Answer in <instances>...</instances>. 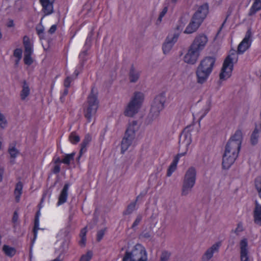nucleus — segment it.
<instances>
[{
	"instance_id": "16",
	"label": "nucleus",
	"mask_w": 261,
	"mask_h": 261,
	"mask_svg": "<svg viewBox=\"0 0 261 261\" xmlns=\"http://www.w3.org/2000/svg\"><path fill=\"white\" fill-rule=\"evenodd\" d=\"M240 257L241 261H250L248 256V241L244 238L240 241Z\"/></svg>"
},
{
	"instance_id": "3",
	"label": "nucleus",
	"mask_w": 261,
	"mask_h": 261,
	"mask_svg": "<svg viewBox=\"0 0 261 261\" xmlns=\"http://www.w3.org/2000/svg\"><path fill=\"white\" fill-rule=\"evenodd\" d=\"M98 105V91L94 87H92L84 108V116L88 122L91 121V118L96 113Z\"/></svg>"
},
{
	"instance_id": "14",
	"label": "nucleus",
	"mask_w": 261,
	"mask_h": 261,
	"mask_svg": "<svg viewBox=\"0 0 261 261\" xmlns=\"http://www.w3.org/2000/svg\"><path fill=\"white\" fill-rule=\"evenodd\" d=\"M238 157V155H237L224 151L222 158V168L225 170H228L234 163Z\"/></svg>"
},
{
	"instance_id": "39",
	"label": "nucleus",
	"mask_w": 261,
	"mask_h": 261,
	"mask_svg": "<svg viewBox=\"0 0 261 261\" xmlns=\"http://www.w3.org/2000/svg\"><path fill=\"white\" fill-rule=\"evenodd\" d=\"M7 124V121L5 117V116L0 112V127L2 128H4L6 127Z\"/></svg>"
},
{
	"instance_id": "5",
	"label": "nucleus",
	"mask_w": 261,
	"mask_h": 261,
	"mask_svg": "<svg viewBox=\"0 0 261 261\" xmlns=\"http://www.w3.org/2000/svg\"><path fill=\"white\" fill-rule=\"evenodd\" d=\"M242 140V133L241 130H237L227 142L225 146V151L239 155Z\"/></svg>"
},
{
	"instance_id": "18",
	"label": "nucleus",
	"mask_w": 261,
	"mask_h": 261,
	"mask_svg": "<svg viewBox=\"0 0 261 261\" xmlns=\"http://www.w3.org/2000/svg\"><path fill=\"white\" fill-rule=\"evenodd\" d=\"M201 23L202 22L200 21H199L197 18L192 16L189 24L187 27L184 33L190 34L196 32Z\"/></svg>"
},
{
	"instance_id": "43",
	"label": "nucleus",
	"mask_w": 261,
	"mask_h": 261,
	"mask_svg": "<svg viewBox=\"0 0 261 261\" xmlns=\"http://www.w3.org/2000/svg\"><path fill=\"white\" fill-rule=\"evenodd\" d=\"M177 165H175L173 163H171V164L169 167L167 172V176H170L172 174V173L176 169Z\"/></svg>"
},
{
	"instance_id": "31",
	"label": "nucleus",
	"mask_w": 261,
	"mask_h": 261,
	"mask_svg": "<svg viewBox=\"0 0 261 261\" xmlns=\"http://www.w3.org/2000/svg\"><path fill=\"white\" fill-rule=\"evenodd\" d=\"M75 154L74 152H73L70 154H66L64 158L62 160V163L69 165L70 163V161L74 160Z\"/></svg>"
},
{
	"instance_id": "22",
	"label": "nucleus",
	"mask_w": 261,
	"mask_h": 261,
	"mask_svg": "<svg viewBox=\"0 0 261 261\" xmlns=\"http://www.w3.org/2000/svg\"><path fill=\"white\" fill-rule=\"evenodd\" d=\"M69 187V184L66 183L64 185L63 189L62 190L61 193L59 197V200L58 202V205H60L63 204L66 201L67 196H68V190Z\"/></svg>"
},
{
	"instance_id": "34",
	"label": "nucleus",
	"mask_w": 261,
	"mask_h": 261,
	"mask_svg": "<svg viewBox=\"0 0 261 261\" xmlns=\"http://www.w3.org/2000/svg\"><path fill=\"white\" fill-rule=\"evenodd\" d=\"M93 256V252L91 250L87 252L86 254L82 255L80 261H90Z\"/></svg>"
},
{
	"instance_id": "45",
	"label": "nucleus",
	"mask_w": 261,
	"mask_h": 261,
	"mask_svg": "<svg viewBox=\"0 0 261 261\" xmlns=\"http://www.w3.org/2000/svg\"><path fill=\"white\" fill-rule=\"evenodd\" d=\"M138 121L137 120L133 121L132 123L129 125L127 129L130 128L131 129L134 130V135H135V133L138 128V127H136Z\"/></svg>"
},
{
	"instance_id": "58",
	"label": "nucleus",
	"mask_w": 261,
	"mask_h": 261,
	"mask_svg": "<svg viewBox=\"0 0 261 261\" xmlns=\"http://www.w3.org/2000/svg\"><path fill=\"white\" fill-rule=\"evenodd\" d=\"M226 20H227V17L226 18V19H225V20L223 21V23H222V24H221V25L220 28H219V30H218V32H217V35H216V36H217L218 35V34L220 33V32L221 31V30H222V29L223 27H224V25L225 23V22H226Z\"/></svg>"
},
{
	"instance_id": "10",
	"label": "nucleus",
	"mask_w": 261,
	"mask_h": 261,
	"mask_svg": "<svg viewBox=\"0 0 261 261\" xmlns=\"http://www.w3.org/2000/svg\"><path fill=\"white\" fill-rule=\"evenodd\" d=\"M190 127V126H188L182 131L178 142L179 149L184 148L186 152L192 141Z\"/></svg>"
},
{
	"instance_id": "57",
	"label": "nucleus",
	"mask_w": 261,
	"mask_h": 261,
	"mask_svg": "<svg viewBox=\"0 0 261 261\" xmlns=\"http://www.w3.org/2000/svg\"><path fill=\"white\" fill-rule=\"evenodd\" d=\"M4 173V168H3V167L0 168V182H1L3 180Z\"/></svg>"
},
{
	"instance_id": "12",
	"label": "nucleus",
	"mask_w": 261,
	"mask_h": 261,
	"mask_svg": "<svg viewBox=\"0 0 261 261\" xmlns=\"http://www.w3.org/2000/svg\"><path fill=\"white\" fill-rule=\"evenodd\" d=\"M251 36L252 32L250 28L247 30L245 38L238 45L237 50L238 54H243L250 47L251 43V40L250 39Z\"/></svg>"
},
{
	"instance_id": "56",
	"label": "nucleus",
	"mask_w": 261,
	"mask_h": 261,
	"mask_svg": "<svg viewBox=\"0 0 261 261\" xmlns=\"http://www.w3.org/2000/svg\"><path fill=\"white\" fill-rule=\"evenodd\" d=\"M167 11H168V7H165L164 8V9H163V10L162 11V12L160 13L159 15L164 17L165 16V15L167 13Z\"/></svg>"
},
{
	"instance_id": "48",
	"label": "nucleus",
	"mask_w": 261,
	"mask_h": 261,
	"mask_svg": "<svg viewBox=\"0 0 261 261\" xmlns=\"http://www.w3.org/2000/svg\"><path fill=\"white\" fill-rule=\"evenodd\" d=\"M187 152L185 151L183 153H178L174 158V160L172 163H173L175 165L177 164V163L178 162L179 159L180 157L181 156H184L186 154Z\"/></svg>"
},
{
	"instance_id": "17",
	"label": "nucleus",
	"mask_w": 261,
	"mask_h": 261,
	"mask_svg": "<svg viewBox=\"0 0 261 261\" xmlns=\"http://www.w3.org/2000/svg\"><path fill=\"white\" fill-rule=\"evenodd\" d=\"M221 243L218 242L213 245L210 248L207 249L201 257L202 261H208L213 256L215 252H218Z\"/></svg>"
},
{
	"instance_id": "60",
	"label": "nucleus",
	"mask_w": 261,
	"mask_h": 261,
	"mask_svg": "<svg viewBox=\"0 0 261 261\" xmlns=\"http://www.w3.org/2000/svg\"><path fill=\"white\" fill-rule=\"evenodd\" d=\"M15 200L17 202H18L20 200V196L21 195V193H17L15 194Z\"/></svg>"
},
{
	"instance_id": "42",
	"label": "nucleus",
	"mask_w": 261,
	"mask_h": 261,
	"mask_svg": "<svg viewBox=\"0 0 261 261\" xmlns=\"http://www.w3.org/2000/svg\"><path fill=\"white\" fill-rule=\"evenodd\" d=\"M107 230V228H105L103 229H102L100 230H99L97 233V238H96V240L97 242H100L103 236L105 235V231H106Z\"/></svg>"
},
{
	"instance_id": "55",
	"label": "nucleus",
	"mask_w": 261,
	"mask_h": 261,
	"mask_svg": "<svg viewBox=\"0 0 261 261\" xmlns=\"http://www.w3.org/2000/svg\"><path fill=\"white\" fill-rule=\"evenodd\" d=\"M57 30V25H53L49 30H48V33L52 34L55 32V31Z\"/></svg>"
},
{
	"instance_id": "23",
	"label": "nucleus",
	"mask_w": 261,
	"mask_h": 261,
	"mask_svg": "<svg viewBox=\"0 0 261 261\" xmlns=\"http://www.w3.org/2000/svg\"><path fill=\"white\" fill-rule=\"evenodd\" d=\"M23 43L24 47V55H32L33 53L32 45L30 39L27 36L23 37Z\"/></svg>"
},
{
	"instance_id": "6",
	"label": "nucleus",
	"mask_w": 261,
	"mask_h": 261,
	"mask_svg": "<svg viewBox=\"0 0 261 261\" xmlns=\"http://www.w3.org/2000/svg\"><path fill=\"white\" fill-rule=\"evenodd\" d=\"M166 97L164 94L162 93L156 96L153 101L150 112L147 116L149 122L156 119L160 115V112L164 108L166 102Z\"/></svg>"
},
{
	"instance_id": "27",
	"label": "nucleus",
	"mask_w": 261,
	"mask_h": 261,
	"mask_svg": "<svg viewBox=\"0 0 261 261\" xmlns=\"http://www.w3.org/2000/svg\"><path fill=\"white\" fill-rule=\"evenodd\" d=\"M259 130L258 128L257 125L255 124V128L253 131L250 137L251 144L253 146L257 144L258 142V139L259 138L258 134L259 133Z\"/></svg>"
},
{
	"instance_id": "36",
	"label": "nucleus",
	"mask_w": 261,
	"mask_h": 261,
	"mask_svg": "<svg viewBox=\"0 0 261 261\" xmlns=\"http://www.w3.org/2000/svg\"><path fill=\"white\" fill-rule=\"evenodd\" d=\"M36 30L37 31V34L39 36L40 38H43V32H44V27L42 25L41 22L38 24L36 27Z\"/></svg>"
},
{
	"instance_id": "24",
	"label": "nucleus",
	"mask_w": 261,
	"mask_h": 261,
	"mask_svg": "<svg viewBox=\"0 0 261 261\" xmlns=\"http://www.w3.org/2000/svg\"><path fill=\"white\" fill-rule=\"evenodd\" d=\"M22 84V89L20 92V97L21 100H24L30 94V90L29 85L25 80H23Z\"/></svg>"
},
{
	"instance_id": "13",
	"label": "nucleus",
	"mask_w": 261,
	"mask_h": 261,
	"mask_svg": "<svg viewBox=\"0 0 261 261\" xmlns=\"http://www.w3.org/2000/svg\"><path fill=\"white\" fill-rule=\"evenodd\" d=\"M179 33L168 35L163 45V51L165 54H167L171 49L174 44L177 41Z\"/></svg>"
},
{
	"instance_id": "47",
	"label": "nucleus",
	"mask_w": 261,
	"mask_h": 261,
	"mask_svg": "<svg viewBox=\"0 0 261 261\" xmlns=\"http://www.w3.org/2000/svg\"><path fill=\"white\" fill-rule=\"evenodd\" d=\"M73 80L72 77L71 76H68L66 77V78L64 80V86L67 88L70 87V83L71 81Z\"/></svg>"
},
{
	"instance_id": "40",
	"label": "nucleus",
	"mask_w": 261,
	"mask_h": 261,
	"mask_svg": "<svg viewBox=\"0 0 261 261\" xmlns=\"http://www.w3.org/2000/svg\"><path fill=\"white\" fill-rule=\"evenodd\" d=\"M31 55H24L23 61L25 64L30 65L33 63V60L31 57Z\"/></svg>"
},
{
	"instance_id": "59",
	"label": "nucleus",
	"mask_w": 261,
	"mask_h": 261,
	"mask_svg": "<svg viewBox=\"0 0 261 261\" xmlns=\"http://www.w3.org/2000/svg\"><path fill=\"white\" fill-rule=\"evenodd\" d=\"M146 195V193H141L137 197L136 201L135 202H137L140 198H143Z\"/></svg>"
},
{
	"instance_id": "33",
	"label": "nucleus",
	"mask_w": 261,
	"mask_h": 261,
	"mask_svg": "<svg viewBox=\"0 0 261 261\" xmlns=\"http://www.w3.org/2000/svg\"><path fill=\"white\" fill-rule=\"evenodd\" d=\"M69 140L72 144H76L80 141V138L75 132H72L69 136Z\"/></svg>"
},
{
	"instance_id": "37",
	"label": "nucleus",
	"mask_w": 261,
	"mask_h": 261,
	"mask_svg": "<svg viewBox=\"0 0 261 261\" xmlns=\"http://www.w3.org/2000/svg\"><path fill=\"white\" fill-rule=\"evenodd\" d=\"M255 186L258 193L259 196L261 198V177H258L255 179Z\"/></svg>"
},
{
	"instance_id": "54",
	"label": "nucleus",
	"mask_w": 261,
	"mask_h": 261,
	"mask_svg": "<svg viewBox=\"0 0 261 261\" xmlns=\"http://www.w3.org/2000/svg\"><path fill=\"white\" fill-rule=\"evenodd\" d=\"M60 171V167L59 165H56L53 169V172L55 174L59 173Z\"/></svg>"
},
{
	"instance_id": "8",
	"label": "nucleus",
	"mask_w": 261,
	"mask_h": 261,
	"mask_svg": "<svg viewBox=\"0 0 261 261\" xmlns=\"http://www.w3.org/2000/svg\"><path fill=\"white\" fill-rule=\"evenodd\" d=\"M236 51L234 49L230 51V54L228 55L225 59L221 72L219 74L220 79L225 80V77L228 78L231 75V73L233 70V58L231 56H235Z\"/></svg>"
},
{
	"instance_id": "15",
	"label": "nucleus",
	"mask_w": 261,
	"mask_h": 261,
	"mask_svg": "<svg viewBox=\"0 0 261 261\" xmlns=\"http://www.w3.org/2000/svg\"><path fill=\"white\" fill-rule=\"evenodd\" d=\"M208 13V6L207 3H205L200 6L192 16L202 22Z\"/></svg>"
},
{
	"instance_id": "49",
	"label": "nucleus",
	"mask_w": 261,
	"mask_h": 261,
	"mask_svg": "<svg viewBox=\"0 0 261 261\" xmlns=\"http://www.w3.org/2000/svg\"><path fill=\"white\" fill-rule=\"evenodd\" d=\"M244 230L242 223L241 222H239L237 225V227L234 231V232L236 234H238L240 232H242Z\"/></svg>"
},
{
	"instance_id": "25",
	"label": "nucleus",
	"mask_w": 261,
	"mask_h": 261,
	"mask_svg": "<svg viewBox=\"0 0 261 261\" xmlns=\"http://www.w3.org/2000/svg\"><path fill=\"white\" fill-rule=\"evenodd\" d=\"M261 10V3L260 0H254V2L250 9L248 13L249 16L254 15L257 11Z\"/></svg>"
},
{
	"instance_id": "21",
	"label": "nucleus",
	"mask_w": 261,
	"mask_h": 261,
	"mask_svg": "<svg viewBox=\"0 0 261 261\" xmlns=\"http://www.w3.org/2000/svg\"><path fill=\"white\" fill-rule=\"evenodd\" d=\"M255 207L253 210L254 222L255 224L261 226V205L257 200L255 201Z\"/></svg>"
},
{
	"instance_id": "30",
	"label": "nucleus",
	"mask_w": 261,
	"mask_h": 261,
	"mask_svg": "<svg viewBox=\"0 0 261 261\" xmlns=\"http://www.w3.org/2000/svg\"><path fill=\"white\" fill-rule=\"evenodd\" d=\"M40 215V211H38L35 215V221H34V226L33 228V232L34 238V240L35 239L37 236V230L39 229V217Z\"/></svg>"
},
{
	"instance_id": "61",
	"label": "nucleus",
	"mask_w": 261,
	"mask_h": 261,
	"mask_svg": "<svg viewBox=\"0 0 261 261\" xmlns=\"http://www.w3.org/2000/svg\"><path fill=\"white\" fill-rule=\"evenodd\" d=\"M87 55V49L83 51L80 55V57L81 58H84L85 56Z\"/></svg>"
},
{
	"instance_id": "7",
	"label": "nucleus",
	"mask_w": 261,
	"mask_h": 261,
	"mask_svg": "<svg viewBox=\"0 0 261 261\" xmlns=\"http://www.w3.org/2000/svg\"><path fill=\"white\" fill-rule=\"evenodd\" d=\"M196 176V169L193 167H190L185 175L181 191L182 196L188 195L191 191L195 184Z\"/></svg>"
},
{
	"instance_id": "28",
	"label": "nucleus",
	"mask_w": 261,
	"mask_h": 261,
	"mask_svg": "<svg viewBox=\"0 0 261 261\" xmlns=\"http://www.w3.org/2000/svg\"><path fill=\"white\" fill-rule=\"evenodd\" d=\"M3 251L7 256L9 257L13 256L16 252V249L14 247H10L7 245L3 246Z\"/></svg>"
},
{
	"instance_id": "19",
	"label": "nucleus",
	"mask_w": 261,
	"mask_h": 261,
	"mask_svg": "<svg viewBox=\"0 0 261 261\" xmlns=\"http://www.w3.org/2000/svg\"><path fill=\"white\" fill-rule=\"evenodd\" d=\"M55 0H39L42 6V11L44 15L51 14L54 12L53 3Z\"/></svg>"
},
{
	"instance_id": "2",
	"label": "nucleus",
	"mask_w": 261,
	"mask_h": 261,
	"mask_svg": "<svg viewBox=\"0 0 261 261\" xmlns=\"http://www.w3.org/2000/svg\"><path fill=\"white\" fill-rule=\"evenodd\" d=\"M216 61V57L214 56L205 57L200 61L195 72L198 83L202 84L206 82L213 70Z\"/></svg>"
},
{
	"instance_id": "50",
	"label": "nucleus",
	"mask_w": 261,
	"mask_h": 261,
	"mask_svg": "<svg viewBox=\"0 0 261 261\" xmlns=\"http://www.w3.org/2000/svg\"><path fill=\"white\" fill-rule=\"evenodd\" d=\"M187 23V21L183 17H181L179 21L178 25L180 27V29H183Z\"/></svg>"
},
{
	"instance_id": "11",
	"label": "nucleus",
	"mask_w": 261,
	"mask_h": 261,
	"mask_svg": "<svg viewBox=\"0 0 261 261\" xmlns=\"http://www.w3.org/2000/svg\"><path fill=\"white\" fill-rule=\"evenodd\" d=\"M135 135H134V130L127 129L125 131L124 136L121 141V153H124V152L128 148L132 143L133 140L134 139Z\"/></svg>"
},
{
	"instance_id": "1",
	"label": "nucleus",
	"mask_w": 261,
	"mask_h": 261,
	"mask_svg": "<svg viewBox=\"0 0 261 261\" xmlns=\"http://www.w3.org/2000/svg\"><path fill=\"white\" fill-rule=\"evenodd\" d=\"M208 41L206 35L202 34L197 36L190 46L184 57V61L193 65L197 62L200 52L203 49Z\"/></svg>"
},
{
	"instance_id": "9",
	"label": "nucleus",
	"mask_w": 261,
	"mask_h": 261,
	"mask_svg": "<svg viewBox=\"0 0 261 261\" xmlns=\"http://www.w3.org/2000/svg\"><path fill=\"white\" fill-rule=\"evenodd\" d=\"M146 253L145 248L140 244H137L131 252H125L122 261H134Z\"/></svg>"
},
{
	"instance_id": "64",
	"label": "nucleus",
	"mask_w": 261,
	"mask_h": 261,
	"mask_svg": "<svg viewBox=\"0 0 261 261\" xmlns=\"http://www.w3.org/2000/svg\"><path fill=\"white\" fill-rule=\"evenodd\" d=\"M61 254H60L56 258L54 259L52 261H62V259L61 258Z\"/></svg>"
},
{
	"instance_id": "46",
	"label": "nucleus",
	"mask_w": 261,
	"mask_h": 261,
	"mask_svg": "<svg viewBox=\"0 0 261 261\" xmlns=\"http://www.w3.org/2000/svg\"><path fill=\"white\" fill-rule=\"evenodd\" d=\"M142 219V215H138L132 226V228L134 229L135 227H136L137 225H138V224L141 221Z\"/></svg>"
},
{
	"instance_id": "62",
	"label": "nucleus",
	"mask_w": 261,
	"mask_h": 261,
	"mask_svg": "<svg viewBox=\"0 0 261 261\" xmlns=\"http://www.w3.org/2000/svg\"><path fill=\"white\" fill-rule=\"evenodd\" d=\"M14 26L13 21L12 20H10L8 23L7 27L9 28L13 27Z\"/></svg>"
},
{
	"instance_id": "38",
	"label": "nucleus",
	"mask_w": 261,
	"mask_h": 261,
	"mask_svg": "<svg viewBox=\"0 0 261 261\" xmlns=\"http://www.w3.org/2000/svg\"><path fill=\"white\" fill-rule=\"evenodd\" d=\"M170 255L171 253L167 251H163L161 255L160 261H168Z\"/></svg>"
},
{
	"instance_id": "35",
	"label": "nucleus",
	"mask_w": 261,
	"mask_h": 261,
	"mask_svg": "<svg viewBox=\"0 0 261 261\" xmlns=\"http://www.w3.org/2000/svg\"><path fill=\"white\" fill-rule=\"evenodd\" d=\"M8 152L10 154L11 158L14 159L16 158L17 155L19 153V151L15 147V146L9 148L8 149Z\"/></svg>"
},
{
	"instance_id": "41",
	"label": "nucleus",
	"mask_w": 261,
	"mask_h": 261,
	"mask_svg": "<svg viewBox=\"0 0 261 261\" xmlns=\"http://www.w3.org/2000/svg\"><path fill=\"white\" fill-rule=\"evenodd\" d=\"M23 187V184L21 181H18L15 186V189L14 190V193L15 194H16L17 193H21L22 194V190Z\"/></svg>"
},
{
	"instance_id": "44",
	"label": "nucleus",
	"mask_w": 261,
	"mask_h": 261,
	"mask_svg": "<svg viewBox=\"0 0 261 261\" xmlns=\"http://www.w3.org/2000/svg\"><path fill=\"white\" fill-rule=\"evenodd\" d=\"M22 50L20 48H16L14 50L13 56L18 60H21L22 58Z\"/></svg>"
},
{
	"instance_id": "26",
	"label": "nucleus",
	"mask_w": 261,
	"mask_h": 261,
	"mask_svg": "<svg viewBox=\"0 0 261 261\" xmlns=\"http://www.w3.org/2000/svg\"><path fill=\"white\" fill-rule=\"evenodd\" d=\"M91 141V137L90 135L87 134L85 136L84 139L82 141L81 145V148L80 149V154L81 155H82L83 153L85 152L86 151V147L87 145L89 144V143Z\"/></svg>"
},
{
	"instance_id": "52",
	"label": "nucleus",
	"mask_w": 261,
	"mask_h": 261,
	"mask_svg": "<svg viewBox=\"0 0 261 261\" xmlns=\"http://www.w3.org/2000/svg\"><path fill=\"white\" fill-rule=\"evenodd\" d=\"M18 219V214L17 211H15L13 213L12 221L13 223H16Z\"/></svg>"
},
{
	"instance_id": "4",
	"label": "nucleus",
	"mask_w": 261,
	"mask_h": 261,
	"mask_svg": "<svg viewBox=\"0 0 261 261\" xmlns=\"http://www.w3.org/2000/svg\"><path fill=\"white\" fill-rule=\"evenodd\" d=\"M144 99V94L141 92H135L124 111V115L133 117L139 112Z\"/></svg>"
},
{
	"instance_id": "51",
	"label": "nucleus",
	"mask_w": 261,
	"mask_h": 261,
	"mask_svg": "<svg viewBox=\"0 0 261 261\" xmlns=\"http://www.w3.org/2000/svg\"><path fill=\"white\" fill-rule=\"evenodd\" d=\"M93 30H94V29H92L91 31L90 32V33L88 35V37H87V38L86 39V45L90 44V43H91V38H92V36L93 35Z\"/></svg>"
},
{
	"instance_id": "20",
	"label": "nucleus",
	"mask_w": 261,
	"mask_h": 261,
	"mask_svg": "<svg viewBox=\"0 0 261 261\" xmlns=\"http://www.w3.org/2000/svg\"><path fill=\"white\" fill-rule=\"evenodd\" d=\"M140 71L137 70L134 64H132L128 72V79L130 83H135L139 79Z\"/></svg>"
},
{
	"instance_id": "29",
	"label": "nucleus",
	"mask_w": 261,
	"mask_h": 261,
	"mask_svg": "<svg viewBox=\"0 0 261 261\" xmlns=\"http://www.w3.org/2000/svg\"><path fill=\"white\" fill-rule=\"evenodd\" d=\"M87 227L86 226L82 228L81 230L80 236L81 238V241L79 242L80 245L82 247H84L86 245V233H87Z\"/></svg>"
},
{
	"instance_id": "32",
	"label": "nucleus",
	"mask_w": 261,
	"mask_h": 261,
	"mask_svg": "<svg viewBox=\"0 0 261 261\" xmlns=\"http://www.w3.org/2000/svg\"><path fill=\"white\" fill-rule=\"evenodd\" d=\"M136 202H132L127 206V208L123 212V215H127L132 214L135 209Z\"/></svg>"
},
{
	"instance_id": "63",
	"label": "nucleus",
	"mask_w": 261,
	"mask_h": 261,
	"mask_svg": "<svg viewBox=\"0 0 261 261\" xmlns=\"http://www.w3.org/2000/svg\"><path fill=\"white\" fill-rule=\"evenodd\" d=\"M55 164H58L62 163V160L60 159V157H57L54 161Z\"/></svg>"
},
{
	"instance_id": "53",
	"label": "nucleus",
	"mask_w": 261,
	"mask_h": 261,
	"mask_svg": "<svg viewBox=\"0 0 261 261\" xmlns=\"http://www.w3.org/2000/svg\"><path fill=\"white\" fill-rule=\"evenodd\" d=\"M140 237L145 239H148L151 237V235L149 232H143L140 234Z\"/></svg>"
}]
</instances>
